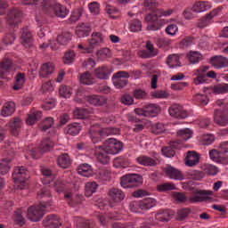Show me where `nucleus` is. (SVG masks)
I'll return each mask as SVG.
<instances>
[{"label":"nucleus","instance_id":"obj_1","mask_svg":"<svg viewBox=\"0 0 228 228\" xmlns=\"http://www.w3.org/2000/svg\"><path fill=\"white\" fill-rule=\"evenodd\" d=\"M174 13V9H167V11L163 9H155L151 12H149L144 17L145 22H148L147 30L148 31H158L163 28L165 22L159 20L160 17H168Z\"/></svg>","mask_w":228,"mask_h":228},{"label":"nucleus","instance_id":"obj_2","mask_svg":"<svg viewBox=\"0 0 228 228\" xmlns=\"http://www.w3.org/2000/svg\"><path fill=\"white\" fill-rule=\"evenodd\" d=\"M42 4L43 12L48 17L65 19V17L69 15V9H67V7L53 0H44Z\"/></svg>","mask_w":228,"mask_h":228},{"label":"nucleus","instance_id":"obj_3","mask_svg":"<svg viewBox=\"0 0 228 228\" xmlns=\"http://www.w3.org/2000/svg\"><path fill=\"white\" fill-rule=\"evenodd\" d=\"M122 188H140L143 184V176L138 174H126L120 178Z\"/></svg>","mask_w":228,"mask_h":228},{"label":"nucleus","instance_id":"obj_4","mask_svg":"<svg viewBox=\"0 0 228 228\" xmlns=\"http://www.w3.org/2000/svg\"><path fill=\"white\" fill-rule=\"evenodd\" d=\"M134 113L139 117L152 118L154 117H158V115L161 113V107L158 104L150 103L142 106V108L134 109Z\"/></svg>","mask_w":228,"mask_h":228},{"label":"nucleus","instance_id":"obj_5","mask_svg":"<svg viewBox=\"0 0 228 228\" xmlns=\"http://www.w3.org/2000/svg\"><path fill=\"white\" fill-rule=\"evenodd\" d=\"M46 208L47 207L45 205L41 203L39 205L29 207L27 212L28 220H31V222H39V220H42V218H44V215H45Z\"/></svg>","mask_w":228,"mask_h":228},{"label":"nucleus","instance_id":"obj_6","mask_svg":"<svg viewBox=\"0 0 228 228\" xmlns=\"http://www.w3.org/2000/svg\"><path fill=\"white\" fill-rule=\"evenodd\" d=\"M102 147H103L109 154H118V152L124 149V143L117 139L110 138L103 142Z\"/></svg>","mask_w":228,"mask_h":228},{"label":"nucleus","instance_id":"obj_7","mask_svg":"<svg viewBox=\"0 0 228 228\" xmlns=\"http://www.w3.org/2000/svg\"><path fill=\"white\" fill-rule=\"evenodd\" d=\"M20 35H21L20 40H21L22 45H24L26 49H28L30 53L37 51V48H35V45H33V35L31 34L29 28L25 27L21 28Z\"/></svg>","mask_w":228,"mask_h":228},{"label":"nucleus","instance_id":"obj_8","mask_svg":"<svg viewBox=\"0 0 228 228\" xmlns=\"http://www.w3.org/2000/svg\"><path fill=\"white\" fill-rule=\"evenodd\" d=\"M28 174L29 172L26 170V167H16L12 173V179L16 184H21V186H24L26 180L29 177Z\"/></svg>","mask_w":228,"mask_h":228},{"label":"nucleus","instance_id":"obj_9","mask_svg":"<svg viewBox=\"0 0 228 228\" xmlns=\"http://www.w3.org/2000/svg\"><path fill=\"white\" fill-rule=\"evenodd\" d=\"M102 42H104L102 34L100 32H94L92 34V38L88 40V46L86 47V53H93L94 49H95L99 44H102Z\"/></svg>","mask_w":228,"mask_h":228},{"label":"nucleus","instance_id":"obj_10","mask_svg":"<svg viewBox=\"0 0 228 228\" xmlns=\"http://www.w3.org/2000/svg\"><path fill=\"white\" fill-rule=\"evenodd\" d=\"M94 154L97 158V161L102 165H108L110 163V152H108L102 145L94 147Z\"/></svg>","mask_w":228,"mask_h":228},{"label":"nucleus","instance_id":"obj_11","mask_svg":"<svg viewBox=\"0 0 228 228\" xmlns=\"http://www.w3.org/2000/svg\"><path fill=\"white\" fill-rule=\"evenodd\" d=\"M12 69H13V61L10 58H4L0 62V77L6 79V76L10 74Z\"/></svg>","mask_w":228,"mask_h":228},{"label":"nucleus","instance_id":"obj_12","mask_svg":"<svg viewBox=\"0 0 228 228\" xmlns=\"http://www.w3.org/2000/svg\"><path fill=\"white\" fill-rule=\"evenodd\" d=\"M12 136H19L20 129L22 128V119L20 118H13L6 125Z\"/></svg>","mask_w":228,"mask_h":228},{"label":"nucleus","instance_id":"obj_13","mask_svg":"<svg viewBox=\"0 0 228 228\" xmlns=\"http://www.w3.org/2000/svg\"><path fill=\"white\" fill-rule=\"evenodd\" d=\"M85 100L92 106H105V104H108V98L102 95L90 94L86 96Z\"/></svg>","mask_w":228,"mask_h":228},{"label":"nucleus","instance_id":"obj_14","mask_svg":"<svg viewBox=\"0 0 228 228\" xmlns=\"http://www.w3.org/2000/svg\"><path fill=\"white\" fill-rule=\"evenodd\" d=\"M165 174L167 177H168L169 179H173L175 181L184 180V175L183 174V171L170 165L166 167Z\"/></svg>","mask_w":228,"mask_h":228},{"label":"nucleus","instance_id":"obj_15","mask_svg":"<svg viewBox=\"0 0 228 228\" xmlns=\"http://www.w3.org/2000/svg\"><path fill=\"white\" fill-rule=\"evenodd\" d=\"M170 117L174 118H186L188 117V111H186L183 106L174 104L168 109Z\"/></svg>","mask_w":228,"mask_h":228},{"label":"nucleus","instance_id":"obj_16","mask_svg":"<svg viewBox=\"0 0 228 228\" xmlns=\"http://www.w3.org/2000/svg\"><path fill=\"white\" fill-rule=\"evenodd\" d=\"M140 58L149 59L158 56V50L154 48V45L151 41L146 42V50H142L138 53Z\"/></svg>","mask_w":228,"mask_h":228},{"label":"nucleus","instance_id":"obj_17","mask_svg":"<svg viewBox=\"0 0 228 228\" xmlns=\"http://www.w3.org/2000/svg\"><path fill=\"white\" fill-rule=\"evenodd\" d=\"M9 26H17L20 22V11L19 9H12L6 18Z\"/></svg>","mask_w":228,"mask_h":228},{"label":"nucleus","instance_id":"obj_18","mask_svg":"<svg viewBox=\"0 0 228 228\" xmlns=\"http://www.w3.org/2000/svg\"><path fill=\"white\" fill-rule=\"evenodd\" d=\"M43 224L45 227H49V228H58L61 227V220L58 216L54 215H50L45 217L43 220Z\"/></svg>","mask_w":228,"mask_h":228},{"label":"nucleus","instance_id":"obj_19","mask_svg":"<svg viewBox=\"0 0 228 228\" xmlns=\"http://www.w3.org/2000/svg\"><path fill=\"white\" fill-rule=\"evenodd\" d=\"M210 65L215 69H225L228 67V59L221 55H216L210 58Z\"/></svg>","mask_w":228,"mask_h":228},{"label":"nucleus","instance_id":"obj_20","mask_svg":"<svg viewBox=\"0 0 228 228\" xmlns=\"http://www.w3.org/2000/svg\"><path fill=\"white\" fill-rule=\"evenodd\" d=\"M92 31V27L88 23L78 24L76 28V35L78 38L88 37Z\"/></svg>","mask_w":228,"mask_h":228},{"label":"nucleus","instance_id":"obj_21","mask_svg":"<svg viewBox=\"0 0 228 228\" xmlns=\"http://www.w3.org/2000/svg\"><path fill=\"white\" fill-rule=\"evenodd\" d=\"M137 163L139 165H142V167H156L158 166V158H151L149 156L142 155L136 159Z\"/></svg>","mask_w":228,"mask_h":228},{"label":"nucleus","instance_id":"obj_22","mask_svg":"<svg viewBox=\"0 0 228 228\" xmlns=\"http://www.w3.org/2000/svg\"><path fill=\"white\" fill-rule=\"evenodd\" d=\"M64 199L67 200L70 208H77V206H81V204H83L84 198L81 194H77L74 198H72V195L68 193L64 195Z\"/></svg>","mask_w":228,"mask_h":228},{"label":"nucleus","instance_id":"obj_23","mask_svg":"<svg viewBox=\"0 0 228 228\" xmlns=\"http://www.w3.org/2000/svg\"><path fill=\"white\" fill-rule=\"evenodd\" d=\"M57 165L60 168H69L72 165V159L68 153H62L57 157Z\"/></svg>","mask_w":228,"mask_h":228},{"label":"nucleus","instance_id":"obj_24","mask_svg":"<svg viewBox=\"0 0 228 228\" xmlns=\"http://www.w3.org/2000/svg\"><path fill=\"white\" fill-rule=\"evenodd\" d=\"M37 197L38 199H46L43 200L40 204L43 206H51V191L47 189L46 187L42 188L38 192H37Z\"/></svg>","mask_w":228,"mask_h":228},{"label":"nucleus","instance_id":"obj_25","mask_svg":"<svg viewBox=\"0 0 228 228\" xmlns=\"http://www.w3.org/2000/svg\"><path fill=\"white\" fill-rule=\"evenodd\" d=\"M109 197H110L114 202H121L126 199V194L120 189L112 188L109 191Z\"/></svg>","mask_w":228,"mask_h":228},{"label":"nucleus","instance_id":"obj_26","mask_svg":"<svg viewBox=\"0 0 228 228\" xmlns=\"http://www.w3.org/2000/svg\"><path fill=\"white\" fill-rule=\"evenodd\" d=\"M111 74V69L108 66H102L94 69V76L98 79H108Z\"/></svg>","mask_w":228,"mask_h":228},{"label":"nucleus","instance_id":"obj_27","mask_svg":"<svg viewBox=\"0 0 228 228\" xmlns=\"http://www.w3.org/2000/svg\"><path fill=\"white\" fill-rule=\"evenodd\" d=\"M185 159V165L187 167H195L199 163L200 156L195 151H188Z\"/></svg>","mask_w":228,"mask_h":228},{"label":"nucleus","instance_id":"obj_28","mask_svg":"<svg viewBox=\"0 0 228 228\" xmlns=\"http://www.w3.org/2000/svg\"><path fill=\"white\" fill-rule=\"evenodd\" d=\"M81 124L75 122L68 125L64 128V132L66 133V134H69L70 136H77V134H79L81 131Z\"/></svg>","mask_w":228,"mask_h":228},{"label":"nucleus","instance_id":"obj_29","mask_svg":"<svg viewBox=\"0 0 228 228\" xmlns=\"http://www.w3.org/2000/svg\"><path fill=\"white\" fill-rule=\"evenodd\" d=\"M214 122L217 124V126H227L228 118L224 115V112L220 110H216L214 111Z\"/></svg>","mask_w":228,"mask_h":228},{"label":"nucleus","instance_id":"obj_30","mask_svg":"<svg viewBox=\"0 0 228 228\" xmlns=\"http://www.w3.org/2000/svg\"><path fill=\"white\" fill-rule=\"evenodd\" d=\"M53 72H54V65H53L51 62H46L41 66L39 70V77H49Z\"/></svg>","mask_w":228,"mask_h":228},{"label":"nucleus","instance_id":"obj_31","mask_svg":"<svg viewBox=\"0 0 228 228\" xmlns=\"http://www.w3.org/2000/svg\"><path fill=\"white\" fill-rule=\"evenodd\" d=\"M77 170V174L83 177H90L94 175V169L89 164H80Z\"/></svg>","mask_w":228,"mask_h":228},{"label":"nucleus","instance_id":"obj_32","mask_svg":"<svg viewBox=\"0 0 228 228\" xmlns=\"http://www.w3.org/2000/svg\"><path fill=\"white\" fill-rule=\"evenodd\" d=\"M13 113H15V103L13 102L5 103L1 110L2 117H11Z\"/></svg>","mask_w":228,"mask_h":228},{"label":"nucleus","instance_id":"obj_33","mask_svg":"<svg viewBox=\"0 0 228 228\" xmlns=\"http://www.w3.org/2000/svg\"><path fill=\"white\" fill-rule=\"evenodd\" d=\"M179 60V55L170 54L167 56L166 63L168 65L169 69H175V67H181V61Z\"/></svg>","mask_w":228,"mask_h":228},{"label":"nucleus","instance_id":"obj_34","mask_svg":"<svg viewBox=\"0 0 228 228\" xmlns=\"http://www.w3.org/2000/svg\"><path fill=\"white\" fill-rule=\"evenodd\" d=\"M12 159H0V175H6L12 168Z\"/></svg>","mask_w":228,"mask_h":228},{"label":"nucleus","instance_id":"obj_35","mask_svg":"<svg viewBox=\"0 0 228 228\" xmlns=\"http://www.w3.org/2000/svg\"><path fill=\"white\" fill-rule=\"evenodd\" d=\"M155 218L159 222H170L172 220V212L170 210H159L156 214Z\"/></svg>","mask_w":228,"mask_h":228},{"label":"nucleus","instance_id":"obj_36","mask_svg":"<svg viewBox=\"0 0 228 228\" xmlns=\"http://www.w3.org/2000/svg\"><path fill=\"white\" fill-rule=\"evenodd\" d=\"M24 83H26V74L20 72L17 73L12 89L15 91L20 90L22 86H24Z\"/></svg>","mask_w":228,"mask_h":228},{"label":"nucleus","instance_id":"obj_37","mask_svg":"<svg viewBox=\"0 0 228 228\" xmlns=\"http://www.w3.org/2000/svg\"><path fill=\"white\" fill-rule=\"evenodd\" d=\"M214 200H215V199L212 197L203 196V195L197 194V193H196V195H193L189 198V201L191 204H195L196 202H213Z\"/></svg>","mask_w":228,"mask_h":228},{"label":"nucleus","instance_id":"obj_38","mask_svg":"<svg viewBox=\"0 0 228 228\" xmlns=\"http://www.w3.org/2000/svg\"><path fill=\"white\" fill-rule=\"evenodd\" d=\"M138 206L140 209L147 211L148 209H151L156 206V200L152 198L144 199L138 204Z\"/></svg>","mask_w":228,"mask_h":228},{"label":"nucleus","instance_id":"obj_39","mask_svg":"<svg viewBox=\"0 0 228 228\" xmlns=\"http://www.w3.org/2000/svg\"><path fill=\"white\" fill-rule=\"evenodd\" d=\"M42 118V111L37 110L28 115L27 124L28 126H33L35 122H38Z\"/></svg>","mask_w":228,"mask_h":228},{"label":"nucleus","instance_id":"obj_40","mask_svg":"<svg viewBox=\"0 0 228 228\" xmlns=\"http://www.w3.org/2000/svg\"><path fill=\"white\" fill-rule=\"evenodd\" d=\"M97 188H99V184L95 182H88L86 183V197H92L95 191H97Z\"/></svg>","mask_w":228,"mask_h":228},{"label":"nucleus","instance_id":"obj_41","mask_svg":"<svg viewBox=\"0 0 228 228\" xmlns=\"http://www.w3.org/2000/svg\"><path fill=\"white\" fill-rule=\"evenodd\" d=\"M222 154L224 153H222V151L220 149H213L209 151V158L210 159H212V161H215L216 163H222V161L224 160Z\"/></svg>","mask_w":228,"mask_h":228},{"label":"nucleus","instance_id":"obj_42","mask_svg":"<svg viewBox=\"0 0 228 228\" xmlns=\"http://www.w3.org/2000/svg\"><path fill=\"white\" fill-rule=\"evenodd\" d=\"M54 147V142H51V139L46 138L45 140L42 141L39 146L41 152H49V151H53Z\"/></svg>","mask_w":228,"mask_h":228},{"label":"nucleus","instance_id":"obj_43","mask_svg":"<svg viewBox=\"0 0 228 228\" xmlns=\"http://www.w3.org/2000/svg\"><path fill=\"white\" fill-rule=\"evenodd\" d=\"M75 60H76V53L73 50H69L65 53L63 56V63L65 65H70L71 63H74Z\"/></svg>","mask_w":228,"mask_h":228},{"label":"nucleus","instance_id":"obj_44","mask_svg":"<svg viewBox=\"0 0 228 228\" xmlns=\"http://www.w3.org/2000/svg\"><path fill=\"white\" fill-rule=\"evenodd\" d=\"M209 6H208V4L206 2H198L193 4L192 11L194 13H202V12H206V10H208Z\"/></svg>","mask_w":228,"mask_h":228},{"label":"nucleus","instance_id":"obj_45","mask_svg":"<svg viewBox=\"0 0 228 228\" xmlns=\"http://www.w3.org/2000/svg\"><path fill=\"white\" fill-rule=\"evenodd\" d=\"M59 95L60 97H63L64 99H69L70 95H72V89L70 86L62 85L59 88Z\"/></svg>","mask_w":228,"mask_h":228},{"label":"nucleus","instance_id":"obj_46","mask_svg":"<svg viewBox=\"0 0 228 228\" xmlns=\"http://www.w3.org/2000/svg\"><path fill=\"white\" fill-rule=\"evenodd\" d=\"M81 15H83V9L82 8L74 10L71 12V15L68 20L69 24H74V23L77 22V20H79V19L81 18Z\"/></svg>","mask_w":228,"mask_h":228},{"label":"nucleus","instance_id":"obj_47","mask_svg":"<svg viewBox=\"0 0 228 228\" xmlns=\"http://www.w3.org/2000/svg\"><path fill=\"white\" fill-rule=\"evenodd\" d=\"M188 59L190 63L192 65H195V63H199L200 60L202 59L200 53L199 52H190L188 54Z\"/></svg>","mask_w":228,"mask_h":228},{"label":"nucleus","instance_id":"obj_48","mask_svg":"<svg viewBox=\"0 0 228 228\" xmlns=\"http://www.w3.org/2000/svg\"><path fill=\"white\" fill-rule=\"evenodd\" d=\"M54 125V118H46L45 120H43L42 124L40 125L41 131H47V129H51L53 126Z\"/></svg>","mask_w":228,"mask_h":228},{"label":"nucleus","instance_id":"obj_49","mask_svg":"<svg viewBox=\"0 0 228 228\" xmlns=\"http://www.w3.org/2000/svg\"><path fill=\"white\" fill-rule=\"evenodd\" d=\"M72 40V36L70 33L61 35L57 37V42L60 44V45H67L69 42Z\"/></svg>","mask_w":228,"mask_h":228},{"label":"nucleus","instance_id":"obj_50","mask_svg":"<svg viewBox=\"0 0 228 228\" xmlns=\"http://www.w3.org/2000/svg\"><path fill=\"white\" fill-rule=\"evenodd\" d=\"M88 115V109L77 108L73 111L74 118H85Z\"/></svg>","mask_w":228,"mask_h":228},{"label":"nucleus","instance_id":"obj_51","mask_svg":"<svg viewBox=\"0 0 228 228\" xmlns=\"http://www.w3.org/2000/svg\"><path fill=\"white\" fill-rule=\"evenodd\" d=\"M190 213H191V210L190 208H182L178 210L176 220L178 222H183V220L188 218V215H190Z\"/></svg>","mask_w":228,"mask_h":228},{"label":"nucleus","instance_id":"obj_52","mask_svg":"<svg viewBox=\"0 0 228 228\" xmlns=\"http://www.w3.org/2000/svg\"><path fill=\"white\" fill-rule=\"evenodd\" d=\"M177 136L183 138V142H186V140H190V138H191V130H190L189 128L179 130L177 132Z\"/></svg>","mask_w":228,"mask_h":228},{"label":"nucleus","instance_id":"obj_53","mask_svg":"<svg viewBox=\"0 0 228 228\" xmlns=\"http://www.w3.org/2000/svg\"><path fill=\"white\" fill-rule=\"evenodd\" d=\"M165 125L162 123H157L151 126V133L153 134H162V133H165Z\"/></svg>","mask_w":228,"mask_h":228},{"label":"nucleus","instance_id":"obj_54","mask_svg":"<svg viewBox=\"0 0 228 228\" xmlns=\"http://www.w3.org/2000/svg\"><path fill=\"white\" fill-rule=\"evenodd\" d=\"M158 191H172V190H175V185L174 183H162L157 186Z\"/></svg>","mask_w":228,"mask_h":228},{"label":"nucleus","instance_id":"obj_55","mask_svg":"<svg viewBox=\"0 0 228 228\" xmlns=\"http://www.w3.org/2000/svg\"><path fill=\"white\" fill-rule=\"evenodd\" d=\"M130 31H133V33H138V31H142V21L139 20H134L130 23Z\"/></svg>","mask_w":228,"mask_h":228},{"label":"nucleus","instance_id":"obj_56","mask_svg":"<svg viewBox=\"0 0 228 228\" xmlns=\"http://www.w3.org/2000/svg\"><path fill=\"white\" fill-rule=\"evenodd\" d=\"M214 94H227L228 92V84H218L213 87Z\"/></svg>","mask_w":228,"mask_h":228},{"label":"nucleus","instance_id":"obj_57","mask_svg":"<svg viewBox=\"0 0 228 228\" xmlns=\"http://www.w3.org/2000/svg\"><path fill=\"white\" fill-rule=\"evenodd\" d=\"M144 7L148 8V10L151 12H154V10H157L158 8V1L157 0H144Z\"/></svg>","mask_w":228,"mask_h":228},{"label":"nucleus","instance_id":"obj_58","mask_svg":"<svg viewBox=\"0 0 228 228\" xmlns=\"http://www.w3.org/2000/svg\"><path fill=\"white\" fill-rule=\"evenodd\" d=\"M161 152L166 158H174L175 156V150H173L170 146L163 147Z\"/></svg>","mask_w":228,"mask_h":228},{"label":"nucleus","instance_id":"obj_59","mask_svg":"<svg viewBox=\"0 0 228 228\" xmlns=\"http://www.w3.org/2000/svg\"><path fill=\"white\" fill-rule=\"evenodd\" d=\"M80 83L82 85H92V75L90 74V72L83 73L80 76Z\"/></svg>","mask_w":228,"mask_h":228},{"label":"nucleus","instance_id":"obj_60","mask_svg":"<svg viewBox=\"0 0 228 228\" xmlns=\"http://www.w3.org/2000/svg\"><path fill=\"white\" fill-rule=\"evenodd\" d=\"M14 222L20 226L26 224V219H24V216L19 211L14 212Z\"/></svg>","mask_w":228,"mask_h":228},{"label":"nucleus","instance_id":"obj_61","mask_svg":"<svg viewBox=\"0 0 228 228\" xmlns=\"http://www.w3.org/2000/svg\"><path fill=\"white\" fill-rule=\"evenodd\" d=\"M94 225L95 224L91 220H81L77 224V228H93Z\"/></svg>","mask_w":228,"mask_h":228},{"label":"nucleus","instance_id":"obj_62","mask_svg":"<svg viewBox=\"0 0 228 228\" xmlns=\"http://www.w3.org/2000/svg\"><path fill=\"white\" fill-rule=\"evenodd\" d=\"M213 142H215V135L213 134L204 135L203 138L200 140V143L202 145H211Z\"/></svg>","mask_w":228,"mask_h":228},{"label":"nucleus","instance_id":"obj_63","mask_svg":"<svg viewBox=\"0 0 228 228\" xmlns=\"http://www.w3.org/2000/svg\"><path fill=\"white\" fill-rule=\"evenodd\" d=\"M100 181H110V171L108 169H101L98 173Z\"/></svg>","mask_w":228,"mask_h":228},{"label":"nucleus","instance_id":"obj_64","mask_svg":"<svg viewBox=\"0 0 228 228\" xmlns=\"http://www.w3.org/2000/svg\"><path fill=\"white\" fill-rule=\"evenodd\" d=\"M114 86L116 88H124L129 82L126 78H114Z\"/></svg>","mask_w":228,"mask_h":228}]
</instances>
